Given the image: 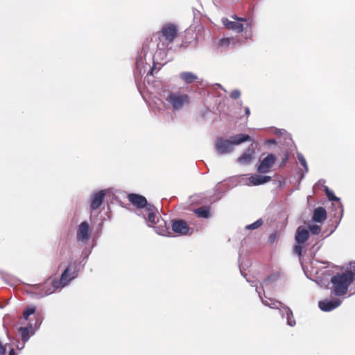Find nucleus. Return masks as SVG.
Returning <instances> with one entry per match:
<instances>
[{"label": "nucleus", "instance_id": "nucleus-1", "mask_svg": "<svg viewBox=\"0 0 355 355\" xmlns=\"http://www.w3.org/2000/svg\"><path fill=\"white\" fill-rule=\"evenodd\" d=\"M355 274L352 271L338 273L331 278V293L337 297L345 295L349 286L354 282Z\"/></svg>", "mask_w": 355, "mask_h": 355}, {"label": "nucleus", "instance_id": "nucleus-2", "mask_svg": "<svg viewBox=\"0 0 355 355\" xmlns=\"http://www.w3.org/2000/svg\"><path fill=\"white\" fill-rule=\"evenodd\" d=\"M247 141H252V139L246 134L236 135L232 136L230 139L218 137L215 141V148L220 155L228 154L234 150V145H239Z\"/></svg>", "mask_w": 355, "mask_h": 355}, {"label": "nucleus", "instance_id": "nucleus-3", "mask_svg": "<svg viewBox=\"0 0 355 355\" xmlns=\"http://www.w3.org/2000/svg\"><path fill=\"white\" fill-rule=\"evenodd\" d=\"M178 29L176 25L171 23L164 24L160 31L156 33L159 42L157 48L164 49L172 44L178 37Z\"/></svg>", "mask_w": 355, "mask_h": 355}, {"label": "nucleus", "instance_id": "nucleus-4", "mask_svg": "<svg viewBox=\"0 0 355 355\" xmlns=\"http://www.w3.org/2000/svg\"><path fill=\"white\" fill-rule=\"evenodd\" d=\"M60 288V283H58V279H49L43 284H35L31 286L32 292L40 297H44L53 293L57 289Z\"/></svg>", "mask_w": 355, "mask_h": 355}, {"label": "nucleus", "instance_id": "nucleus-5", "mask_svg": "<svg viewBox=\"0 0 355 355\" xmlns=\"http://www.w3.org/2000/svg\"><path fill=\"white\" fill-rule=\"evenodd\" d=\"M166 101L171 106L173 110H180L184 105L190 103V96L180 92H170Z\"/></svg>", "mask_w": 355, "mask_h": 355}, {"label": "nucleus", "instance_id": "nucleus-6", "mask_svg": "<svg viewBox=\"0 0 355 355\" xmlns=\"http://www.w3.org/2000/svg\"><path fill=\"white\" fill-rule=\"evenodd\" d=\"M231 17L236 21H230L227 18L222 19L223 24L228 30L234 31L238 33H241L244 29V25L241 22H245L246 26H251V24L248 21L246 18L239 17L236 15H232Z\"/></svg>", "mask_w": 355, "mask_h": 355}, {"label": "nucleus", "instance_id": "nucleus-7", "mask_svg": "<svg viewBox=\"0 0 355 355\" xmlns=\"http://www.w3.org/2000/svg\"><path fill=\"white\" fill-rule=\"evenodd\" d=\"M78 275L77 266L75 263L69 265L61 275L58 283H60V287L62 288L67 285L72 279Z\"/></svg>", "mask_w": 355, "mask_h": 355}, {"label": "nucleus", "instance_id": "nucleus-8", "mask_svg": "<svg viewBox=\"0 0 355 355\" xmlns=\"http://www.w3.org/2000/svg\"><path fill=\"white\" fill-rule=\"evenodd\" d=\"M172 230L178 235H188L192 230L186 221L182 219L175 220L172 222Z\"/></svg>", "mask_w": 355, "mask_h": 355}, {"label": "nucleus", "instance_id": "nucleus-9", "mask_svg": "<svg viewBox=\"0 0 355 355\" xmlns=\"http://www.w3.org/2000/svg\"><path fill=\"white\" fill-rule=\"evenodd\" d=\"M276 161V157L273 154L268 155L265 158H263L261 162L259 165L257 167V171L259 173H268L271 168L273 166L274 164Z\"/></svg>", "mask_w": 355, "mask_h": 355}, {"label": "nucleus", "instance_id": "nucleus-10", "mask_svg": "<svg viewBox=\"0 0 355 355\" xmlns=\"http://www.w3.org/2000/svg\"><path fill=\"white\" fill-rule=\"evenodd\" d=\"M342 303L340 298L324 299L318 302V306L322 311L329 312L338 308Z\"/></svg>", "mask_w": 355, "mask_h": 355}, {"label": "nucleus", "instance_id": "nucleus-11", "mask_svg": "<svg viewBox=\"0 0 355 355\" xmlns=\"http://www.w3.org/2000/svg\"><path fill=\"white\" fill-rule=\"evenodd\" d=\"M128 200L137 209L147 208L150 205L148 203L146 198L137 193H130L128 195Z\"/></svg>", "mask_w": 355, "mask_h": 355}, {"label": "nucleus", "instance_id": "nucleus-12", "mask_svg": "<svg viewBox=\"0 0 355 355\" xmlns=\"http://www.w3.org/2000/svg\"><path fill=\"white\" fill-rule=\"evenodd\" d=\"M90 230L87 221L82 222L77 230V239L78 241L86 242L89 239Z\"/></svg>", "mask_w": 355, "mask_h": 355}, {"label": "nucleus", "instance_id": "nucleus-13", "mask_svg": "<svg viewBox=\"0 0 355 355\" xmlns=\"http://www.w3.org/2000/svg\"><path fill=\"white\" fill-rule=\"evenodd\" d=\"M255 155V148L252 144L248 149L237 159V162L241 164H248L254 159Z\"/></svg>", "mask_w": 355, "mask_h": 355}, {"label": "nucleus", "instance_id": "nucleus-14", "mask_svg": "<svg viewBox=\"0 0 355 355\" xmlns=\"http://www.w3.org/2000/svg\"><path fill=\"white\" fill-rule=\"evenodd\" d=\"M105 196V192L103 190L94 193L91 198V209L95 210L99 208L103 202Z\"/></svg>", "mask_w": 355, "mask_h": 355}, {"label": "nucleus", "instance_id": "nucleus-15", "mask_svg": "<svg viewBox=\"0 0 355 355\" xmlns=\"http://www.w3.org/2000/svg\"><path fill=\"white\" fill-rule=\"evenodd\" d=\"M327 218V211L324 208L319 207L315 208L313 211L312 219L317 223H322Z\"/></svg>", "mask_w": 355, "mask_h": 355}, {"label": "nucleus", "instance_id": "nucleus-16", "mask_svg": "<svg viewBox=\"0 0 355 355\" xmlns=\"http://www.w3.org/2000/svg\"><path fill=\"white\" fill-rule=\"evenodd\" d=\"M146 210L148 212L147 220L151 224H156L158 219L157 209L153 205H149Z\"/></svg>", "mask_w": 355, "mask_h": 355}, {"label": "nucleus", "instance_id": "nucleus-17", "mask_svg": "<svg viewBox=\"0 0 355 355\" xmlns=\"http://www.w3.org/2000/svg\"><path fill=\"white\" fill-rule=\"evenodd\" d=\"M309 237V230L302 228V227H298L296 234L295 240L299 244L304 243Z\"/></svg>", "mask_w": 355, "mask_h": 355}, {"label": "nucleus", "instance_id": "nucleus-18", "mask_svg": "<svg viewBox=\"0 0 355 355\" xmlns=\"http://www.w3.org/2000/svg\"><path fill=\"white\" fill-rule=\"evenodd\" d=\"M249 180L250 183H252L253 185H260L270 181L271 177L254 174L252 175Z\"/></svg>", "mask_w": 355, "mask_h": 355}, {"label": "nucleus", "instance_id": "nucleus-19", "mask_svg": "<svg viewBox=\"0 0 355 355\" xmlns=\"http://www.w3.org/2000/svg\"><path fill=\"white\" fill-rule=\"evenodd\" d=\"M180 78L187 84H191L198 80V76L190 71H184L180 73Z\"/></svg>", "mask_w": 355, "mask_h": 355}, {"label": "nucleus", "instance_id": "nucleus-20", "mask_svg": "<svg viewBox=\"0 0 355 355\" xmlns=\"http://www.w3.org/2000/svg\"><path fill=\"white\" fill-rule=\"evenodd\" d=\"M194 212L200 218H207L210 216V208L207 206L197 208L194 210Z\"/></svg>", "mask_w": 355, "mask_h": 355}, {"label": "nucleus", "instance_id": "nucleus-21", "mask_svg": "<svg viewBox=\"0 0 355 355\" xmlns=\"http://www.w3.org/2000/svg\"><path fill=\"white\" fill-rule=\"evenodd\" d=\"M262 302L266 306L272 309H279L283 306V304L281 302L273 299H268V301L262 299Z\"/></svg>", "mask_w": 355, "mask_h": 355}, {"label": "nucleus", "instance_id": "nucleus-22", "mask_svg": "<svg viewBox=\"0 0 355 355\" xmlns=\"http://www.w3.org/2000/svg\"><path fill=\"white\" fill-rule=\"evenodd\" d=\"M286 318H287V324L293 327L295 325L296 322L293 317V314L292 311L290 309H287L286 311Z\"/></svg>", "mask_w": 355, "mask_h": 355}, {"label": "nucleus", "instance_id": "nucleus-23", "mask_svg": "<svg viewBox=\"0 0 355 355\" xmlns=\"http://www.w3.org/2000/svg\"><path fill=\"white\" fill-rule=\"evenodd\" d=\"M324 190H325V193L329 200L338 201V202L340 200V199L338 197H336L334 195V192L332 191H331L328 187H325Z\"/></svg>", "mask_w": 355, "mask_h": 355}, {"label": "nucleus", "instance_id": "nucleus-24", "mask_svg": "<svg viewBox=\"0 0 355 355\" xmlns=\"http://www.w3.org/2000/svg\"><path fill=\"white\" fill-rule=\"evenodd\" d=\"M21 333V339L24 341H26L29 338V331L26 327H20L19 329Z\"/></svg>", "mask_w": 355, "mask_h": 355}, {"label": "nucleus", "instance_id": "nucleus-25", "mask_svg": "<svg viewBox=\"0 0 355 355\" xmlns=\"http://www.w3.org/2000/svg\"><path fill=\"white\" fill-rule=\"evenodd\" d=\"M232 39L231 38H222L218 41V46L221 47H227L230 46Z\"/></svg>", "mask_w": 355, "mask_h": 355}, {"label": "nucleus", "instance_id": "nucleus-26", "mask_svg": "<svg viewBox=\"0 0 355 355\" xmlns=\"http://www.w3.org/2000/svg\"><path fill=\"white\" fill-rule=\"evenodd\" d=\"M35 311V307L34 306H29L27 307L23 313V316L24 319L27 320L28 318L31 315L33 314Z\"/></svg>", "mask_w": 355, "mask_h": 355}, {"label": "nucleus", "instance_id": "nucleus-27", "mask_svg": "<svg viewBox=\"0 0 355 355\" xmlns=\"http://www.w3.org/2000/svg\"><path fill=\"white\" fill-rule=\"evenodd\" d=\"M309 230L313 234H318L321 232V227L318 225H309Z\"/></svg>", "mask_w": 355, "mask_h": 355}, {"label": "nucleus", "instance_id": "nucleus-28", "mask_svg": "<svg viewBox=\"0 0 355 355\" xmlns=\"http://www.w3.org/2000/svg\"><path fill=\"white\" fill-rule=\"evenodd\" d=\"M262 224H263V220L261 219H259L257 221H255L254 223L247 225L246 229L254 230V229L259 227Z\"/></svg>", "mask_w": 355, "mask_h": 355}, {"label": "nucleus", "instance_id": "nucleus-29", "mask_svg": "<svg viewBox=\"0 0 355 355\" xmlns=\"http://www.w3.org/2000/svg\"><path fill=\"white\" fill-rule=\"evenodd\" d=\"M297 159H298L300 163L302 164V166H303L305 168L306 171H307L308 168H307L306 162L305 158L303 157V155H298Z\"/></svg>", "mask_w": 355, "mask_h": 355}, {"label": "nucleus", "instance_id": "nucleus-30", "mask_svg": "<svg viewBox=\"0 0 355 355\" xmlns=\"http://www.w3.org/2000/svg\"><path fill=\"white\" fill-rule=\"evenodd\" d=\"M293 251L295 254L300 257L302 255V246L301 245V244L298 243V245H295L294 246Z\"/></svg>", "mask_w": 355, "mask_h": 355}, {"label": "nucleus", "instance_id": "nucleus-31", "mask_svg": "<svg viewBox=\"0 0 355 355\" xmlns=\"http://www.w3.org/2000/svg\"><path fill=\"white\" fill-rule=\"evenodd\" d=\"M241 96V92L240 91L237 90V89H235V90H233L231 93H230V96L232 98V99H237L240 97Z\"/></svg>", "mask_w": 355, "mask_h": 355}, {"label": "nucleus", "instance_id": "nucleus-32", "mask_svg": "<svg viewBox=\"0 0 355 355\" xmlns=\"http://www.w3.org/2000/svg\"><path fill=\"white\" fill-rule=\"evenodd\" d=\"M6 345L3 346L1 343H0V355H5L6 354Z\"/></svg>", "mask_w": 355, "mask_h": 355}, {"label": "nucleus", "instance_id": "nucleus-33", "mask_svg": "<svg viewBox=\"0 0 355 355\" xmlns=\"http://www.w3.org/2000/svg\"><path fill=\"white\" fill-rule=\"evenodd\" d=\"M277 235H278V234L277 232H274L271 234L270 239V241L271 242H275L277 239Z\"/></svg>", "mask_w": 355, "mask_h": 355}, {"label": "nucleus", "instance_id": "nucleus-34", "mask_svg": "<svg viewBox=\"0 0 355 355\" xmlns=\"http://www.w3.org/2000/svg\"><path fill=\"white\" fill-rule=\"evenodd\" d=\"M245 114L247 117H248L250 116V111L249 107H245Z\"/></svg>", "mask_w": 355, "mask_h": 355}, {"label": "nucleus", "instance_id": "nucleus-35", "mask_svg": "<svg viewBox=\"0 0 355 355\" xmlns=\"http://www.w3.org/2000/svg\"><path fill=\"white\" fill-rule=\"evenodd\" d=\"M288 155H286L283 159L282 165H284L286 163V162L288 161Z\"/></svg>", "mask_w": 355, "mask_h": 355}, {"label": "nucleus", "instance_id": "nucleus-36", "mask_svg": "<svg viewBox=\"0 0 355 355\" xmlns=\"http://www.w3.org/2000/svg\"><path fill=\"white\" fill-rule=\"evenodd\" d=\"M15 349L13 348H12L10 352H9V354L8 355H15Z\"/></svg>", "mask_w": 355, "mask_h": 355}, {"label": "nucleus", "instance_id": "nucleus-37", "mask_svg": "<svg viewBox=\"0 0 355 355\" xmlns=\"http://www.w3.org/2000/svg\"><path fill=\"white\" fill-rule=\"evenodd\" d=\"M154 69H155V66H153V67L151 68V69H150V71H149V73H150V75H153V72Z\"/></svg>", "mask_w": 355, "mask_h": 355}, {"label": "nucleus", "instance_id": "nucleus-38", "mask_svg": "<svg viewBox=\"0 0 355 355\" xmlns=\"http://www.w3.org/2000/svg\"><path fill=\"white\" fill-rule=\"evenodd\" d=\"M257 292L259 293V296H261V292H259L258 291H257Z\"/></svg>", "mask_w": 355, "mask_h": 355}]
</instances>
